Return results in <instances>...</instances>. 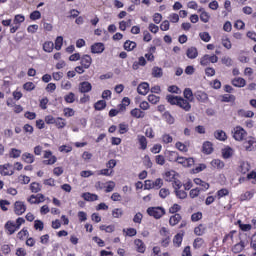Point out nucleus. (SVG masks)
<instances>
[{"label":"nucleus","mask_w":256,"mask_h":256,"mask_svg":"<svg viewBox=\"0 0 256 256\" xmlns=\"http://www.w3.org/2000/svg\"><path fill=\"white\" fill-rule=\"evenodd\" d=\"M22 160L25 161V163L31 164L33 163V161H35V156H33V154L31 153L26 152L22 155Z\"/></svg>","instance_id":"29"},{"label":"nucleus","mask_w":256,"mask_h":256,"mask_svg":"<svg viewBox=\"0 0 256 256\" xmlns=\"http://www.w3.org/2000/svg\"><path fill=\"white\" fill-rule=\"evenodd\" d=\"M30 19L32 21H37V19H41V12L39 11H33L31 14H30Z\"/></svg>","instance_id":"52"},{"label":"nucleus","mask_w":256,"mask_h":256,"mask_svg":"<svg viewBox=\"0 0 256 256\" xmlns=\"http://www.w3.org/2000/svg\"><path fill=\"white\" fill-rule=\"evenodd\" d=\"M211 165L213 167H217L218 169H223L225 167V164L223 163V161L219 160V159H215L211 162Z\"/></svg>","instance_id":"42"},{"label":"nucleus","mask_w":256,"mask_h":256,"mask_svg":"<svg viewBox=\"0 0 256 256\" xmlns=\"http://www.w3.org/2000/svg\"><path fill=\"white\" fill-rule=\"evenodd\" d=\"M232 85H234V87H245V85H247V82L245 81V79L238 77L232 80Z\"/></svg>","instance_id":"19"},{"label":"nucleus","mask_w":256,"mask_h":256,"mask_svg":"<svg viewBox=\"0 0 256 256\" xmlns=\"http://www.w3.org/2000/svg\"><path fill=\"white\" fill-rule=\"evenodd\" d=\"M222 45L223 47H225V49H231L232 47L231 40H229V38L227 37L222 38Z\"/></svg>","instance_id":"51"},{"label":"nucleus","mask_w":256,"mask_h":256,"mask_svg":"<svg viewBox=\"0 0 256 256\" xmlns=\"http://www.w3.org/2000/svg\"><path fill=\"white\" fill-rule=\"evenodd\" d=\"M159 97L158 96H155L154 94H150L148 96V101L149 103H152V105H157V103H159Z\"/></svg>","instance_id":"47"},{"label":"nucleus","mask_w":256,"mask_h":256,"mask_svg":"<svg viewBox=\"0 0 256 256\" xmlns=\"http://www.w3.org/2000/svg\"><path fill=\"white\" fill-rule=\"evenodd\" d=\"M255 143V141H253V139H249L246 142H244V148L246 149V151H251V147H253V144Z\"/></svg>","instance_id":"56"},{"label":"nucleus","mask_w":256,"mask_h":256,"mask_svg":"<svg viewBox=\"0 0 256 256\" xmlns=\"http://www.w3.org/2000/svg\"><path fill=\"white\" fill-rule=\"evenodd\" d=\"M105 51V44L97 42L91 46V53L100 54Z\"/></svg>","instance_id":"7"},{"label":"nucleus","mask_w":256,"mask_h":256,"mask_svg":"<svg viewBox=\"0 0 256 256\" xmlns=\"http://www.w3.org/2000/svg\"><path fill=\"white\" fill-rule=\"evenodd\" d=\"M232 135L235 141H243V139L247 137V131H245L241 126H236L232 130Z\"/></svg>","instance_id":"2"},{"label":"nucleus","mask_w":256,"mask_h":256,"mask_svg":"<svg viewBox=\"0 0 256 256\" xmlns=\"http://www.w3.org/2000/svg\"><path fill=\"white\" fill-rule=\"evenodd\" d=\"M178 163L180 165H183V167H193V165L195 164V160H193V158L179 157Z\"/></svg>","instance_id":"6"},{"label":"nucleus","mask_w":256,"mask_h":256,"mask_svg":"<svg viewBox=\"0 0 256 256\" xmlns=\"http://www.w3.org/2000/svg\"><path fill=\"white\" fill-rule=\"evenodd\" d=\"M222 155H223L224 159H229V157H232V156H233V149H231V148H225V149L222 151Z\"/></svg>","instance_id":"44"},{"label":"nucleus","mask_w":256,"mask_h":256,"mask_svg":"<svg viewBox=\"0 0 256 256\" xmlns=\"http://www.w3.org/2000/svg\"><path fill=\"white\" fill-rule=\"evenodd\" d=\"M168 161H171V162L174 161V162L178 163L179 154L175 151L168 152Z\"/></svg>","instance_id":"31"},{"label":"nucleus","mask_w":256,"mask_h":256,"mask_svg":"<svg viewBox=\"0 0 256 256\" xmlns=\"http://www.w3.org/2000/svg\"><path fill=\"white\" fill-rule=\"evenodd\" d=\"M57 163V157L51 156L48 160H44V165H55Z\"/></svg>","instance_id":"60"},{"label":"nucleus","mask_w":256,"mask_h":256,"mask_svg":"<svg viewBox=\"0 0 256 256\" xmlns=\"http://www.w3.org/2000/svg\"><path fill=\"white\" fill-rule=\"evenodd\" d=\"M105 107H107V102H105V100H99L94 104V109H96V111H103Z\"/></svg>","instance_id":"30"},{"label":"nucleus","mask_w":256,"mask_h":256,"mask_svg":"<svg viewBox=\"0 0 256 256\" xmlns=\"http://www.w3.org/2000/svg\"><path fill=\"white\" fill-rule=\"evenodd\" d=\"M176 149H178L179 151H182L184 153H187L188 149H187V145L181 143V142H177L176 143Z\"/></svg>","instance_id":"55"},{"label":"nucleus","mask_w":256,"mask_h":256,"mask_svg":"<svg viewBox=\"0 0 256 256\" xmlns=\"http://www.w3.org/2000/svg\"><path fill=\"white\" fill-rule=\"evenodd\" d=\"M201 219H203V213H201V212L194 213L191 216V220L193 222L201 221Z\"/></svg>","instance_id":"48"},{"label":"nucleus","mask_w":256,"mask_h":256,"mask_svg":"<svg viewBox=\"0 0 256 256\" xmlns=\"http://www.w3.org/2000/svg\"><path fill=\"white\" fill-rule=\"evenodd\" d=\"M61 47H63V36H58L55 40L56 51H61Z\"/></svg>","instance_id":"36"},{"label":"nucleus","mask_w":256,"mask_h":256,"mask_svg":"<svg viewBox=\"0 0 256 256\" xmlns=\"http://www.w3.org/2000/svg\"><path fill=\"white\" fill-rule=\"evenodd\" d=\"M162 141H163V143H166V144L173 143V137L169 134H164L162 136Z\"/></svg>","instance_id":"63"},{"label":"nucleus","mask_w":256,"mask_h":256,"mask_svg":"<svg viewBox=\"0 0 256 256\" xmlns=\"http://www.w3.org/2000/svg\"><path fill=\"white\" fill-rule=\"evenodd\" d=\"M25 211H27V206L25 205L24 202L16 201L14 203V213L16 215H23V213H25Z\"/></svg>","instance_id":"4"},{"label":"nucleus","mask_w":256,"mask_h":256,"mask_svg":"<svg viewBox=\"0 0 256 256\" xmlns=\"http://www.w3.org/2000/svg\"><path fill=\"white\" fill-rule=\"evenodd\" d=\"M243 249H245V245L236 244L232 248V251H233V253H241V251H243Z\"/></svg>","instance_id":"59"},{"label":"nucleus","mask_w":256,"mask_h":256,"mask_svg":"<svg viewBox=\"0 0 256 256\" xmlns=\"http://www.w3.org/2000/svg\"><path fill=\"white\" fill-rule=\"evenodd\" d=\"M155 161L157 163V165H165V156L163 155H157L155 156Z\"/></svg>","instance_id":"53"},{"label":"nucleus","mask_w":256,"mask_h":256,"mask_svg":"<svg viewBox=\"0 0 256 256\" xmlns=\"http://www.w3.org/2000/svg\"><path fill=\"white\" fill-rule=\"evenodd\" d=\"M194 183L196 185H200L201 187H204L206 190L209 189V183L201 180V178H195Z\"/></svg>","instance_id":"40"},{"label":"nucleus","mask_w":256,"mask_h":256,"mask_svg":"<svg viewBox=\"0 0 256 256\" xmlns=\"http://www.w3.org/2000/svg\"><path fill=\"white\" fill-rule=\"evenodd\" d=\"M112 216L114 217V219H121V217H123V209L115 208L112 211Z\"/></svg>","instance_id":"35"},{"label":"nucleus","mask_w":256,"mask_h":256,"mask_svg":"<svg viewBox=\"0 0 256 256\" xmlns=\"http://www.w3.org/2000/svg\"><path fill=\"white\" fill-rule=\"evenodd\" d=\"M195 97L198 101H201L202 103H205V101H208L209 99V96L207 95V93L203 91H197L195 93Z\"/></svg>","instance_id":"16"},{"label":"nucleus","mask_w":256,"mask_h":256,"mask_svg":"<svg viewBox=\"0 0 256 256\" xmlns=\"http://www.w3.org/2000/svg\"><path fill=\"white\" fill-rule=\"evenodd\" d=\"M217 61H219L217 55L210 56L209 54H206L200 59V65H202V67H207L210 63H217Z\"/></svg>","instance_id":"3"},{"label":"nucleus","mask_w":256,"mask_h":256,"mask_svg":"<svg viewBox=\"0 0 256 256\" xmlns=\"http://www.w3.org/2000/svg\"><path fill=\"white\" fill-rule=\"evenodd\" d=\"M91 89H93V86L91 85V83H89L87 81L81 82L79 84L80 93H89V91H91Z\"/></svg>","instance_id":"9"},{"label":"nucleus","mask_w":256,"mask_h":256,"mask_svg":"<svg viewBox=\"0 0 256 256\" xmlns=\"http://www.w3.org/2000/svg\"><path fill=\"white\" fill-rule=\"evenodd\" d=\"M152 77H155L156 79H161L163 77V68L159 66H155L152 68Z\"/></svg>","instance_id":"15"},{"label":"nucleus","mask_w":256,"mask_h":256,"mask_svg":"<svg viewBox=\"0 0 256 256\" xmlns=\"http://www.w3.org/2000/svg\"><path fill=\"white\" fill-rule=\"evenodd\" d=\"M215 139H218V141H227V133L223 130H216L214 132Z\"/></svg>","instance_id":"14"},{"label":"nucleus","mask_w":256,"mask_h":256,"mask_svg":"<svg viewBox=\"0 0 256 256\" xmlns=\"http://www.w3.org/2000/svg\"><path fill=\"white\" fill-rule=\"evenodd\" d=\"M82 197L85 201H97V199H99V196H97V194H91L89 192L83 193Z\"/></svg>","instance_id":"25"},{"label":"nucleus","mask_w":256,"mask_h":256,"mask_svg":"<svg viewBox=\"0 0 256 256\" xmlns=\"http://www.w3.org/2000/svg\"><path fill=\"white\" fill-rule=\"evenodd\" d=\"M135 47H137V43L136 42H133L131 40H127L125 43H124V49L125 51H133V49H135Z\"/></svg>","instance_id":"28"},{"label":"nucleus","mask_w":256,"mask_h":256,"mask_svg":"<svg viewBox=\"0 0 256 256\" xmlns=\"http://www.w3.org/2000/svg\"><path fill=\"white\" fill-rule=\"evenodd\" d=\"M199 37L205 43H209L211 41V35H209V32H201Z\"/></svg>","instance_id":"38"},{"label":"nucleus","mask_w":256,"mask_h":256,"mask_svg":"<svg viewBox=\"0 0 256 256\" xmlns=\"http://www.w3.org/2000/svg\"><path fill=\"white\" fill-rule=\"evenodd\" d=\"M176 197H178V199H187V192L183 191V190H176Z\"/></svg>","instance_id":"54"},{"label":"nucleus","mask_w":256,"mask_h":256,"mask_svg":"<svg viewBox=\"0 0 256 256\" xmlns=\"http://www.w3.org/2000/svg\"><path fill=\"white\" fill-rule=\"evenodd\" d=\"M129 131V126L125 123L119 124V133L123 135L124 133H127Z\"/></svg>","instance_id":"49"},{"label":"nucleus","mask_w":256,"mask_h":256,"mask_svg":"<svg viewBox=\"0 0 256 256\" xmlns=\"http://www.w3.org/2000/svg\"><path fill=\"white\" fill-rule=\"evenodd\" d=\"M23 87L26 91H33V89H35V84H33V82H27Z\"/></svg>","instance_id":"64"},{"label":"nucleus","mask_w":256,"mask_h":256,"mask_svg":"<svg viewBox=\"0 0 256 256\" xmlns=\"http://www.w3.org/2000/svg\"><path fill=\"white\" fill-rule=\"evenodd\" d=\"M137 140L140 145V149H142V151H145V149H147V138L143 135H138Z\"/></svg>","instance_id":"17"},{"label":"nucleus","mask_w":256,"mask_h":256,"mask_svg":"<svg viewBox=\"0 0 256 256\" xmlns=\"http://www.w3.org/2000/svg\"><path fill=\"white\" fill-rule=\"evenodd\" d=\"M137 92L139 93V95H147L149 93V83H140L137 87Z\"/></svg>","instance_id":"8"},{"label":"nucleus","mask_w":256,"mask_h":256,"mask_svg":"<svg viewBox=\"0 0 256 256\" xmlns=\"http://www.w3.org/2000/svg\"><path fill=\"white\" fill-rule=\"evenodd\" d=\"M202 151L206 155H211V153H213V143H211L210 141L204 142L202 146Z\"/></svg>","instance_id":"11"},{"label":"nucleus","mask_w":256,"mask_h":256,"mask_svg":"<svg viewBox=\"0 0 256 256\" xmlns=\"http://www.w3.org/2000/svg\"><path fill=\"white\" fill-rule=\"evenodd\" d=\"M10 157H12L13 159L21 157V150L12 148L10 151Z\"/></svg>","instance_id":"45"},{"label":"nucleus","mask_w":256,"mask_h":256,"mask_svg":"<svg viewBox=\"0 0 256 256\" xmlns=\"http://www.w3.org/2000/svg\"><path fill=\"white\" fill-rule=\"evenodd\" d=\"M147 213L150 217H154V219H161L163 215H165V208L158 206V207H149L147 209Z\"/></svg>","instance_id":"1"},{"label":"nucleus","mask_w":256,"mask_h":256,"mask_svg":"<svg viewBox=\"0 0 256 256\" xmlns=\"http://www.w3.org/2000/svg\"><path fill=\"white\" fill-rule=\"evenodd\" d=\"M53 49H55V44L53 42L48 41L43 44V51H45V53H52Z\"/></svg>","instance_id":"24"},{"label":"nucleus","mask_w":256,"mask_h":256,"mask_svg":"<svg viewBox=\"0 0 256 256\" xmlns=\"http://www.w3.org/2000/svg\"><path fill=\"white\" fill-rule=\"evenodd\" d=\"M23 21H25V16L18 14L14 18V25H19L20 23H23Z\"/></svg>","instance_id":"57"},{"label":"nucleus","mask_w":256,"mask_h":256,"mask_svg":"<svg viewBox=\"0 0 256 256\" xmlns=\"http://www.w3.org/2000/svg\"><path fill=\"white\" fill-rule=\"evenodd\" d=\"M5 229H6L7 233H8V235H13V233H15V231L18 228H17V226L14 223L8 221L5 224Z\"/></svg>","instance_id":"18"},{"label":"nucleus","mask_w":256,"mask_h":256,"mask_svg":"<svg viewBox=\"0 0 256 256\" xmlns=\"http://www.w3.org/2000/svg\"><path fill=\"white\" fill-rule=\"evenodd\" d=\"M30 191L32 193H39V191H41V184L37 183V182H33L30 184Z\"/></svg>","instance_id":"33"},{"label":"nucleus","mask_w":256,"mask_h":256,"mask_svg":"<svg viewBox=\"0 0 256 256\" xmlns=\"http://www.w3.org/2000/svg\"><path fill=\"white\" fill-rule=\"evenodd\" d=\"M239 227L242 231H251L252 226L251 224H241V220L238 221Z\"/></svg>","instance_id":"58"},{"label":"nucleus","mask_w":256,"mask_h":256,"mask_svg":"<svg viewBox=\"0 0 256 256\" xmlns=\"http://www.w3.org/2000/svg\"><path fill=\"white\" fill-rule=\"evenodd\" d=\"M100 231H106V233H113V231H115V227L112 225L110 226L102 225L100 226Z\"/></svg>","instance_id":"50"},{"label":"nucleus","mask_w":256,"mask_h":256,"mask_svg":"<svg viewBox=\"0 0 256 256\" xmlns=\"http://www.w3.org/2000/svg\"><path fill=\"white\" fill-rule=\"evenodd\" d=\"M238 115L239 117H246L248 119H251L255 115V113H253V111L251 110L240 109L238 110Z\"/></svg>","instance_id":"21"},{"label":"nucleus","mask_w":256,"mask_h":256,"mask_svg":"<svg viewBox=\"0 0 256 256\" xmlns=\"http://www.w3.org/2000/svg\"><path fill=\"white\" fill-rule=\"evenodd\" d=\"M173 243L176 245V247H181V243H183V235L176 234L173 239Z\"/></svg>","instance_id":"37"},{"label":"nucleus","mask_w":256,"mask_h":256,"mask_svg":"<svg viewBox=\"0 0 256 256\" xmlns=\"http://www.w3.org/2000/svg\"><path fill=\"white\" fill-rule=\"evenodd\" d=\"M91 63H93V59L89 55H84L81 58V65L84 69H89L91 67Z\"/></svg>","instance_id":"10"},{"label":"nucleus","mask_w":256,"mask_h":256,"mask_svg":"<svg viewBox=\"0 0 256 256\" xmlns=\"http://www.w3.org/2000/svg\"><path fill=\"white\" fill-rule=\"evenodd\" d=\"M13 166L11 164H4L3 166H0V174L4 176H11L13 175Z\"/></svg>","instance_id":"5"},{"label":"nucleus","mask_w":256,"mask_h":256,"mask_svg":"<svg viewBox=\"0 0 256 256\" xmlns=\"http://www.w3.org/2000/svg\"><path fill=\"white\" fill-rule=\"evenodd\" d=\"M205 225L200 224L198 227L194 229L195 235L201 236L205 233Z\"/></svg>","instance_id":"39"},{"label":"nucleus","mask_w":256,"mask_h":256,"mask_svg":"<svg viewBox=\"0 0 256 256\" xmlns=\"http://www.w3.org/2000/svg\"><path fill=\"white\" fill-rule=\"evenodd\" d=\"M200 14V20L203 23H209V19H211V16L209 15V13H207L203 8L199 9Z\"/></svg>","instance_id":"22"},{"label":"nucleus","mask_w":256,"mask_h":256,"mask_svg":"<svg viewBox=\"0 0 256 256\" xmlns=\"http://www.w3.org/2000/svg\"><path fill=\"white\" fill-rule=\"evenodd\" d=\"M141 221H143V214H141V212H138L135 214L133 222L141 224Z\"/></svg>","instance_id":"62"},{"label":"nucleus","mask_w":256,"mask_h":256,"mask_svg":"<svg viewBox=\"0 0 256 256\" xmlns=\"http://www.w3.org/2000/svg\"><path fill=\"white\" fill-rule=\"evenodd\" d=\"M166 99H167L168 103H170V105H179V101H180L181 97L173 96V95H167Z\"/></svg>","instance_id":"26"},{"label":"nucleus","mask_w":256,"mask_h":256,"mask_svg":"<svg viewBox=\"0 0 256 256\" xmlns=\"http://www.w3.org/2000/svg\"><path fill=\"white\" fill-rule=\"evenodd\" d=\"M183 95L188 102L193 101V91L191 90V88H185Z\"/></svg>","instance_id":"32"},{"label":"nucleus","mask_w":256,"mask_h":256,"mask_svg":"<svg viewBox=\"0 0 256 256\" xmlns=\"http://www.w3.org/2000/svg\"><path fill=\"white\" fill-rule=\"evenodd\" d=\"M222 64L225 65L226 67H233V59L229 56H224L222 59Z\"/></svg>","instance_id":"34"},{"label":"nucleus","mask_w":256,"mask_h":256,"mask_svg":"<svg viewBox=\"0 0 256 256\" xmlns=\"http://www.w3.org/2000/svg\"><path fill=\"white\" fill-rule=\"evenodd\" d=\"M164 119L169 123V125H173L175 123V118L171 116V113L165 112L163 114Z\"/></svg>","instance_id":"41"},{"label":"nucleus","mask_w":256,"mask_h":256,"mask_svg":"<svg viewBox=\"0 0 256 256\" xmlns=\"http://www.w3.org/2000/svg\"><path fill=\"white\" fill-rule=\"evenodd\" d=\"M64 100L66 103H75V93L70 92L65 97Z\"/></svg>","instance_id":"43"},{"label":"nucleus","mask_w":256,"mask_h":256,"mask_svg":"<svg viewBox=\"0 0 256 256\" xmlns=\"http://www.w3.org/2000/svg\"><path fill=\"white\" fill-rule=\"evenodd\" d=\"M134 245H136L138 253H145V243L141 239H136Z\"/></svg>","instance_id":"20"},{"label":"nucleus","mask_w":256,"mask_h":256,"mask_svg":"<svg viewBox=\"0 0 256 256\" xmlns=\"http://www.w3.org/2000/svg\"><path fill=\"white\" fill-rule=\"evenodd\" d=\"M181 221V214H174L173 216L170 217L169 219V224L172 227H175Z\"/></svg>","instance_id":"27"},{"label":"nucleus","mask_w":256,"mask_h":256,"mask_svg":"<svg viewBox=\"0 0 256 256\" xmlns=\"http://www.w3.org/2000/svg\"><path fill=\"white\" fill-rule=\"evenodd\" d=\"M203 238H196L193 243L194 249H201L203 247Z\"/></svg>","instance_id":"46"},{"label":"nucleus","mask_w":256,"mask_h":256,"mask_svg":"<svg viewBox=\"0 0 256 256\" xmlns=\"http://www.w3.org/2000/svg\"><path fill=\"white\" fill-rule=\"evenodd\" d=\"M54 123L58 129H63L66 125L62 118H57Z\"/></svg>","instance_id":"61"},{"label":"nucleus","mask_w":256,"mask_h":256,"mask_svg":"<svg viewBox=\"0 0 256 256\" xmlns=\"http://www.w3.org/2000/svg\"><path fill=\"white\" fill-rule=\"evenodd\" d=\"M131 115L136 119H143V117H145V112L141 111L139 108H135L131 111Z\"/></svg>","instance_id":"23"},{"label":"nucleus","mask_w":256,"mask_h":256,"mask_svg":"<svg viewBox=\"0 0 256 256\" xmlns=\"http://www.w3.org/2000/svg\"><path fill=\"white\" fill-rule=\"evenodd\" d=\"M178 107L184 109V111H191V104L189 103V101L181 97L180 100L178 101Z\"/></svg>","instance_id":"12"},{"label":"nucleus","mask_w":256,"mask_h":256,"mask_svg":"<svg viewBox=\"0 0 256 256\" xmlns=\"http://www.w3.org/2000/svg\"><path fill=\"white\" fill-rule=\"evenodd\" d=\"M186 55L188 59H197V56L199 55V52L197 51V48L190 47L186 51Z\"/></svg>","instance_id":"13"}]
</instances>
